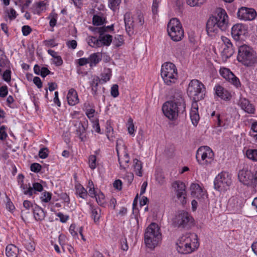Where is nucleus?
<instances>
[{"mask_svg": "<svg viewBox=\"0 0 257 257\" xmlns=\"http://www.w3.org/2000/svg\"><path fill=\"white\" fill-rule=\"evenodd\" d=\"M117 155L118 157V162L120 165V167L122 169H125L127 167H128V163L130 162V159L128 154L125 153L123 157L122 158H120L118 155V152H117Z\"/></svg>", "mask_w": 257, "mask_h": 257, "instance_id": "30", "label": "nucleus"}, {"mask_svg": "<svg viewBox=\"0 0 257 257\" xmlns=\"http://www.w3.org/2000/svg\"><path fill=\"white\" fill-rule=\"evenodd\" d=\"M168 96L169 100L163 104L162 110L166 117L172 120L185 112L186 102L182 91L178 88L170 89Z\"/></svg>", "mask_w": 257, "mask_h": 257, "instance_id": "1", "label": "nucleus"}, {"mask_svg": "<svg viewBox=\"0 0 257 257\" xmlns=\"http://www.w3.org/2000/svg\"><path fill=\"white\" fill-rule=\"evenodd\" d=\"M220 75L226 80H228L230 76H232V72L228 68H222L219 70Z\"/></svg>", "mask_w": 257, "mask_h": 257, "instance_id": "36", "label": "nucleus"}, {"mask_svg": "<svg viewBox=\"0 0 257 257\" xmlns=\"http://www.w3.org/2000/svg\"><path fill=\"white\" fill-rule=\"evenodd\" d=\"M232 183L231 177L228 173L222 172L215 178L214 181V188L219 191H224Z\"/></svg>", "mask_w": 257, "mask_h": 257, "instance_id": "11", "label": "nucleus"}, {"mask_svg": "<svg viewBox=\"0 0 257 257\" xmlns=\"http://www.w3.org/2000/svg\"><path fill=\"white\" fill-rule=\"evenodd\" d=\"M74 126L76 127V134L79 136V139L81 141H83V137H82L83 134L85 132V128L83 124L80 121L76 122L74 124Z\"/></svg>", "mask_w": 257, "mask_h": 257, "instance_id": "29", "label": "nucleus"}, {"mask_svg": "<svg viewBox=\"0 0 257 257\" xmlns=\"http://www.w3.org/2000/svg\"><path fill=\"white\" fill-rule=\"evenodd\" d=\"M134 174L132 173H127L125 174L124 179L127 181V183L128 184L132 183V181L134 180Z\"/></svg>", "mask_w": 257, "mask_h": 257, "instance_id": "61", "label": "nucleus"}, {"mask_svg": "<svg viewBox=\"0 0 257 257\" xmlns=\"http://www.w3.org/2000/svg\"><path fill=\"white\" fill-rule=\"evenodd\" d=\"M237 60L244 66L250 67L257 62L256 54L252 48L244 44L238 47Z\"/></svg>", "mask_w": 257, "mask_h": 257, "instance_id": "5", "label": "nucleus"}, {"mask_svg": "<svg viewBox=\"0 0 257 257\" xmlns=\"http://www.w3.org/2000/svg\"><path fill=\"white\" fill-rule=\"evenodd\" d=\"M245 154L248 159L257 162V149H248Z\"/></svg>", "mask_w": 257, "mask_h": 257, "instance_id": "33", "label": "nucleus"}, {"mask_svg": "<svg viewBox=\"0 0 257 257\" xmlns=\"http://www.w3.org/2000/svg\"><path fill=\"white\" fill-rule=\"evenodd\" d=\"M248 33L246 26L241 24H237L233 26L231 34L236 41L244 40Z\"/></svg>", "mask_w": 257, "mask_h": 257, "instance_id": "13", "label": "nucleus"}, {"mask_svg": "<svg viewBox=\"0 0 257 257\" xmlns=\"http://www.w3.org/2000/svg\"><path fill=\"white\" fill-rule=\"evenodd\" d=\"M121 3V0H109L110 8L114 10Z\"/></svg>", "mask_w": 257, "mask_h": 257, "instance_id": "49", "label": "nucleus"}, {"mask_svg": "<svg viewBox=\"0 0 257 257\" xmlns=\"http://www.w3.org/2000/svg\"><path fill=\"white\" fill-rule=\"evenodd\" d=\"M39 156L40 158H46L48 156V149L47 148H41L39 152Z\"/></svg>", "mask_w": 257, "mask_h": 257, "instance_id": "46", "label": "nucleus"}, {"mask_svg": "<svg viewBox=\"0 0 257 257\" xmlns=\"http://www.w3.org/2000/svg\"><path fill=\"white\" fill-rule=\"evenodd\" d=\"M88 45L93 48H98L101 47L100 46V42H99V37L97 38L95 37H91L88 42Z\"/></svg>", "mask_w": 257, "mask_h": 257, "instance_id": "37", "label": "nucleus"}, {"mask_svg": "<svg viewBox=\"0 0 257 257\" xmlns=\"http://www.w3.org/2000/svg\"><path fill=\"white\" fill-rule=\"evenodd\" d=\"M112 43L116 47H120L124 43L123 36L120 35H115L114 39H112Z\"/></svg>", "mask_w": 257, "mask_h": 257, "instance_id": "35", "label": "nucleus"}, {"mask_svg": "<svg viewBox=\"0 0 257 257\" xmlns=\"http://www.w3.org/2000/svg\"><path fill=\"white\" fill-rule=\"evenodd\" d=\"M8 93V88L7 85L0 87V97H5Z\"/></svg>", "mask_w": 257, "mask_h": 257, "instance_id": "52", "label": "nucleus"}, {"mask_svg": "<svg viewBox=\"0 0 257 257\" xmlns=\"http://www.w3.org/2000/svg\"><path fill=\"white\" fill-rule=\"evenodd\" d=\"M19 248L13 244L8 245L6 248V254L7 257H18Z\"/></svg>", "mask_w": 257, "mask_h": 257, "instance_id": "24", "label": "nucleus"}, {"mask_svg": "<svg viewBox=\"0 0 257 257\" xmlns=\"http://www.w3.org/2000/svg\"><path fill=\"white\" fill-rule=\"evenodd\" d=\"M6 127L5 125H2L0 127V140H4L8 137L7 133L5 131Z\"/></svg>", "mask_w": 257, "mask_h": 257, "instance_id": "54", "label": "nucleus"}, {"mask_svg": "<svg viewBox=\"0 0 257 257\" xmlns=\"http://www.w3.org/2000/svg\"><path fill=\"white\" fill-rule=\"evenodd\" d=\"M88 59L90 66L92 67L96 65L101 60V57H99L98 53H94L90 55Z\"/></svg>", "mask_w": 257, "mask_h": 257, "instance_id": "31", "label": "nucleus"}, {"mask_svg": "<svg viewBox=\"0 0 257 257\" xmlns=\"http://www.w3.org/2000/svg\"><path fill=\"white\" fill-rule=\"evenodd\" d=\"M172 224L175 227L189 230L194 225V220L187 211L180 210L172 218Z\"/></svg>", "mask_w": 257, "mask_h": 257, "instance_id": "6", "label": "nucleus"}, {"mask_svg": "<svg viewBox=\"0 0 257 257\" xmlns=\"http://www.w3.org/2000/svg\"><path fill=\"white\" fill-rule=\"evenodd\" d=\"M235 52V49L233 45L229 46H224L223 51L221 52V56L223 59L226 60L231 57Z\"/></svg>", "mask_w": 257, "mask_h": 257, "instance_id": "25", "label": "nucleus"}, {"mask_svg": "<svg viewBox=\"0 0 257 257\" xmlns=\"http://www.w3.org/2000/svg\"><path fill=\"white\" fill-rule=\"evenodd\" d=\"M43 190V187L40 183H34L32 187L29 184V188L24 192V194L31 196L33 194H36L37 191L41 192Z\"/></svg>", "mask_w": 257, "mask_h": 257, "instance_id": "21", "label": "nucleus"}, {"mask_svg": "<svg viewBox=\"0 0 257 257\" xmlns=\"http://www.w3.org/2000/svg\"><path fill=\"white\" fill-rule=\"evenodd\" d=\"M52 198V193L49 192L45 191L42 194L41 199L42 202H48Z\"/></svg>", "mask_w": 257, "mask_h": 257, "instance_id": "41", "label": "nucleus"}, {"mask_svg": "<svg viewBox=\"0 0 257 257\" xmlns=\"http://www.w3.org/2000/svg\"><path fill=\"white\" fill-rule=\"evenodd\" d=\"M104 19L98 15H94L92 19V23L95 26H100L104 24Z\"/></svg>", "mask_w": 257, "mask_h": 257, "instance_id": "38", "label": "nucleus"}, {"mask_svg": "<svg viewBox=\"0 0 257 257\" xmlns=\"http://www.w3.org/2000/svg\"><path fill=\"white\" fill-rule=\"evenodd\" d=\"M195 110H192L190 112V118L194 125H197L199 120V115L196 111L198 108H194Z\"/></svg>", "mask_w": 257, "mask_h": 257, "instance_id": "34", "label": "nucleus"}, {"mask_svg": "<svg viewBox=\"0 0 257 257\" xmlns=\"http://www.w3.org/2000/svg\"><path fill=\"white\" fill-rule=\"evenodd\" d=\"M51 73V71L47 67H43L41 68V72L40 75L42 77L44 78L47 75L50 74Z\"/></svg>", "mask_w": 257, "mask_h": 257, "instance_id": "60", "label": "nucleus"}, {"mask_svg": "<svg viewBox=\"0 0 257 257\" xmlns=\"http://www.w3.org/2000/svg\"><path fill=\"white\" fill-rule=\"evenodd\" d=\"M124 21L126 31L131 36L134 33V21L131 16L130 13H126L124 15Z\"/></svg>", "mask_w": 257, "mask_h": 257, "instance_id": "19", "label": "nucleus"}, {"mask_svg": "<svg viewBox=\"0 0 257 257\" xmlns=\"http://www.w3.org/2000/svg\"><path fill=\"white\" fill-rule=\"evenodd\" d=\"M110 93L113 97H116L118 96V86L117 84H114L112 86Z\"/></svg>", "mask_w": 257, "mask_h": 257, "instance_id": "47", "label": "nucleus"}, {"mask_svg": "<svg viewBox=\"0 0 257 257\" xmlns=\"http://www.w3.org/2000/svg\"><path fill=\"white\" fill-rule=\"evenodd\" d=\"M91 217L95 223L99 221L100 217V209L98 207H95L92 204H90Z\"/></svg>", "mask_w": 257, "mask_h": 257, "instance_id": "26", "label": "nucleus"}, {"mask_svg": "<svg viewBox=\"0 0 257 257\" xmlns=\"http://www.w3.org/2000/svg\"><path fill=\"white\" fill-rule=\"evenodd\" d=\"M8 14L9 18L11 20L15 19L17 17L16 12L12 8H11L9 12H8Z\"/></svg>", "mask_w": 257, "mask_h": 257, "instance_id": "63", "label": "nucleus"}, {"mask_svg": "<svg viewBox=\"0 0 257 257\" xmlns=\"http://www.w3.org/2000/svg\"><path fill=\"white\" fill-rule=\"evenodd\" d=\"M215 94L224 101H229L231 97L230 92L220 85H216L214 88Z\"/></svg>", "mask_w": 257, "mask_h": 257, "instance_id": "18", "label": "nucleus"}, {"mask_svg": "<svg viewBox=\"0 0 257 257\" xmlns=\"http://www.w3.org/2000/svg\"><path fill=\"white\" fill-rule=\"evenodd\" d=\"M155 176L156 180L160 185H163L165 183V178L161 172H157Z\"/></svg>", "mask_w": 257, "mask_h": 257, "instance_id": "40", "label": "nucleus"}, {"mask_svg": "<svg viewBox=\"0 0 257 257\" xmlns=\"http://www.w3.org/2000/svg\"><path fill=\"white\" fill-rule=\"evenodd\" d=\"M22 31L23 35L25 36H27L31 33V32L32 31V29L29 26L25 25L22 27Z\"/></svg>", "mask_w": 257, "mask_h": 257, "instance_id": "50", "label": "nucleus"}, {"mask_svg": "<svg viewBox=\"0 0 257 257\" xmlns=\"http://www.w3.org/2000/svg\"><path fill=\"white\" fill-rule=\"evenodd\" d=\"M252 184L250 187H252V188L257 189V171L255 172L254 175V177L252 180Z\"/></svg>", "mask_w": 257, "mask_h": 257, "instance_id": "64", "label": "nucleus"}, {"mask_svg": "<svg viewBox=\"0 0 257 257\" xmlns=\"http://www.w3.org/2000/svg\"><path fill=\"white\" fill-rule=\"evenodd\" d=\"M133 167L136 174L140 177L142 176V163L141 161L137 159H135L133 160Z\"/></svg>", "mask_w": 257, "mask_h": 257, "instance_id": "28", "label": "nucleus"}, {"mask_svg": "<svg viewBox=\"0 0 257 257\" xmlns=\"http://www.w3.org/2000/svg\"><path fill=\"white\" fill-rule=\"evenodd\" d=\"M33 212L34 218L37 221H42L44 219L46 213L43 209L38 205L35 204L33 208Z\"/></svg>", "mask_w": 257, "mask_h": 257, "instance_id": "23", "label": "nucleus"}, {"mask_svg": "<svg viewBox=\"0 0 257 257\" xmlns=\"http://www.w3.org/2000/svg\"><path fill=\"white\" fill-rule=\"evenodd\" d=\"M205 1L206 0H186V3L190 7H197L203 4Z\"/></svg>", "mask_w": 257, "mask_h": 257, "instance_id": "39", "label": "nucleus"}, {"mask_svg": "<svg viewBox=\"0 0 257 257\" xmlns=\"http://www.w3.org/2000/svg\"><path fill=\"white\" fill-rule=\"evenodd\" d=\"M100 82V79L98 76H96L93 79L90 83L92 94L96 99H97L98 96L101 95H102L104 97L103 93L105 92V89L103 87H98V83Z\"/></svg>", "mask_w": 257, "mask_h": 257, "instance_id": "17", "label": "nucleus"}, {"mask_svg": "<svg viewBox=\"0 0 257 257\" xmlns=\"http://www.w3.org/2000/svg\"><path fill=\"white\" fill-rule=\"evenodd\" d=\"M42 168V166L37 163H33L31 165L30 169L31 171L35 173L39 172Z\"/></svg>", "mask_w": 257, "mask_h": 257, "instance_id": "45", "label": "nucleus"}, {"mask_svg": "<svg viewBox=\"0 0 257 257\" xmlns=\"http://www.w3.org/2000/svg\"><path fill=\"white\" fill-rule=\"evenodd\" d=\"M44 43L46 46L48 47H55L57 46V44L55 43L54 39L46 40L44 41Z\"/></svg>", "mask_w": 257, "mask_h": 257, "instance_id": "57", "label": "nucleus"}, {"mask_svg": "<svg viewBox=\"0 0 257 257\" xmlns=\"http://www.w3.org/2000/svg\"><path fill=\"white\" fill-rule=\"evenodd\" d=\"M237 15L240 20L250 21L255 18L256 13L253 9L241 7L238 9Z\"/></svg>", "mask_w": 257, "mask_h": 257, "instance_id": "15", "label": "nucleus"}, {"mask_svg": "<svg viewBox=\"0 0 257 257\" xmlns=\"http://www.w3.org/2000/svg\"><path fill=\"white\" fill-rule=\"evenodd\" d=\"M100 46H109L112 41V36L109 34H106L102 36H99Z\"/></svg>", "mask_w": 257, "mask_h": 257, "instance_id": "27", "label": "nucleus"}, {"mask_svg": "<svg viewBox=\"0 0 257 257\" xmlns=\"http://www.w3.org/2000/svg\"><path fill=\"white\" fill-rule=\"evenodd\" d=\"M254 173L251 172L247 168H243L239 171L238 178L239 181L243 185L250 186L252 183Z\"/></svg>", "mask_w": 257, "mask_h": 257, "instance_id": "14", "label": "nucleus"}, {"mask_svg": "<svg viewBox=\"0 0 257 257\" xmlns=\"http://www.w3.org/2000/svg\"><path fill=\"white\" fill-rule=\"evenodd\" d=\"M45 6V3L44 2H39L36 3V10L38 14L40 13L41 11L43 10V8Z\"/></svg>", "mask_w": 257, "mask_h": 257, "instance_id": "56", "label": "nucleus"}, {"mask_svg": "<svg viewBox=\"0 0 257 257\" xmlns=\"http://www.w3.org/2000/svg\"><path fill=\"white\" fill-rule=\"evenodd\" d=\"M113 187L118 190H120L122 189V182L120 180H115L113 184Z\"/></svg>", "mask_w": 257, "mask_h": 257, "instance_id": "62", "label": "nucleus"}, {"mask_svg": "<svg viewBox=\"0 0 257 257\" xmlns=\"http://www.w3.org/2000/svg\"><path fill=\"white\" fill-rule=\"evenodd\" d=\"M228 81L231 82L236 87H238L241 85L239 79L236 76H235L233 73H232V76L230 77Z\"/></svg>", "mask_w": 257, "mask_h": 257, "instance_id": "42", "label": "nucleus"}, {"mask_svg": "<svg viewBox=\"0 0 257 257\" xmlns=\"http://www.w3.org/2000/svg\"><path fill=\"white\" fill-rule=\"evenodd\" d=\"M239 104L241 108L245 112L248 113H253L255 108L253 105L250 103L248 99L243 98H240L239 100Z\"/></svg>", "mask_w": 257, "mask_h": 257, "instance_id": "20", "label": "nucleus"}, {"mask_svg": "<svg viewBox=\"0 0 257 257\" xmlns=\"http://www.w3.org/2000/svg\"><path fill=\"white\" fill-rule=\"evenodd\" d=\"M96 158L95 155H90L89 157V167L91 169H94L96 166Z\"/></svg>", "mask_w": 257, "mask_h": 257, "instance_id": "44", "label": "nucleus"}, {"mask_svg": "<svg viewBox=\"0 0 257 257\" xmlns=\"http://www.w3.org/2000/svg\"><path fill=\"white\" fill-rule=\"evenodd\" d=\"M111 75V72L110 71V70L108 69L107 73H103L101 74V79L100 80H102L104 83L106 82L107 81L109 80Z\"/></svg>", "mask_w": 257, "mask_h": 257, "instance_id": "51", "label": "nucleus"}, {"mask_svg": "<svg viewBox=\"0 0 257 257\" xmlns=\"http://www.w3.org/2000/svg\"><path fill=\"white\" fill-rule=\"evenodd\" d=\"M161 240L162 234L158 225L156 223H151L146 228L144 234V241L146 246L153 249Z\"/></svg>", "mask_w": 257, "mask_h": 257, "instance_id": "4", "label": "nucleus"}, {"mask_svg": "<svg viewBox=\"0 0 257 257\" xmlns=\"http://www.w3.org/2000/svg\"><path fill=\"white\" fill-rule=\"evenodd\" d=\"M191 195L200 202H204L207 198L206 193L203 190L199 184L192 183L190 186Z\"/></svg>", "mask_w": 257, "mask_h": 257, "instance_id": "16", "label": "nucleus"}, {"mask_svg": "<svg viewBox=\"0 0 257 257\" xmlns=\"http://www.w3.org/2000/svg\"><path fill=\"white\" fill-rule=\"evenodd\" d=\"M228 81L231 82L236 87H238L241 85L239 79L236 76H235L233 73H232V76L230 77Z\"/></svg>", "mask_w": 257, "mask_h": 257, "instance_id": "43", "label": "nucleus"}, {"mask_svg": "<svg viewBox=\"0 0 257 257\" xmlns=\"http://www.w3.org/2000/svg\"><path fill=\"white\" fill-rule=\"evenodd\" d=\"M177 250L181 254H189L197 249L199 243L195 233H187L179 237L176 242Z\"/></svg>", "mask_w": 257, "mask_h": 257, "instance_id": "3", "label": "nucleus"}, {"mask_svg": "<svg viewBox=\"0 0 257 257\" xmlns=\"http://www.w3.org/2000/svg\"><path fill=\"white\" fill-rule=\"evenodd\" d=\"M205 92L204 85L197 79L192 80L189 82L187 89L188 96L196 102L204 99Z\"/></svg>", "mask_w": 257, "mask_h": 257, "instance_id": "8", "label": "nucleus"}, {"mask_svg": "<svg viewBox=\"0 0 257 257\" xmlns=\"http://www.w3.org/2000/svg\"><path fill=\"white\" fill-rule=\"evenodd\" d=\"M214 153L207 146L200 147L196 152V158L198 162L202 165L208 166L213 161Z\"/></svg>", "mask_w": 257, "mask_h": 257, "instance_id": "10", "label": "nucleus"}, {"mask_svg": "<svg viewBox=\"0 0 257 257\" xmlns=\"http://www.w3.org/2000/svg\"><path fill=\"white\" fill-rule=\"evenodd\" d=\"M76 194L78 195L80 197L85 199L87 196L86 190L81 185L77 184L75 185Z\"/></svg>", "mask_w": 257, "mask_h": 257, "instance_id": "32", "label": "nucleus"}, {"mask_svg": "<svg viewBox=\"0 0 257 257\" xmlns=\"http://www.w3.org/2000/svg\"><path fill=\"white\" fill-rule=\"evenodd\" d=\"M161 76L166 85L170 86L176 83L178 75L175 64L170 62L164 63L162 65Z\"/></svg>", "mask_w": 257, "mask_h": 257, "instance_id": "7", "label": "nucleus"}, {"mask_svg": "<svg viewBox=\"0 0 257 257\" xmlns=\"http://www.w3.org/2000/svg\"><path fill=\"white\" fill-rule=\"evenodd\" d=\"M172 187L174 189L177 199L184 205L186 203L187 193L186 185L182 181H175L172 183Z\"/></svg>", "mask_w": 257, "mask_h": 257, "instance_id": "12", "label": "nucleus"}, {"mask_svg": "<svg viewBox=\"0 0 257 257\" xmlns=\"http://www.w3.org/2000/svg\"><path fill=\"white\" fill-rule=\"evenodd\" d=\"M167 31L174 41H181L184 37V30L179 20L177 18L171 19L168 24Z\"/></svg>", "mask_w": 257, "mask_h": 257, "instance_id": "9", "label": "nucleus"}, {"mask_svg": "<svg viewBox=\"0 0 257 257\" xmlns=\"http://www.w3.org/2000/svg\"><path fill=\"white\" fill-rule=\"evenodd\" d=\"M67 99L68 104L70 105H74L78 103L79 99L78 98L76 91L73 89H70L67 94Z\"/></svg>", "mask_w": 257, "mask_h": 257, "instance_id": "22", "label": "nucleus"}, {"mask_svg": "<svg viewBox=\"0 0 257 257\" xmlns=\"http://www.w3.org/2000/svg\"><path fill=\"white\" fill-rule=\"evenodd\" d=\"M56 215L60 218V221L63 223L66 222L69 219V216L64 215L61 212H58L56 213Z\"/></svg>", "mask_w": 257, "mask_h": 257, "instance_id": "55", "label": "nucleus"}, {"mask_svg": "<svg viewBox=\"0 0 257 257\" xmlns=\"http://www.w3.org/2000/svg\"><path fill=\"white\" fill-rule=\"evenodd\" d=\"M95 29L96 30H97V32L99 33V36H102L103 35H105L106 34L105 33L108 32L106 29L105 28V26L96 28H95Z\"/></svg>", "mask_w": 257, "mask_h": 257, "instance_id": "58", "label": "nucleus"}, {"mask_svg": "<svg viewBox=\"0 0 257 257\" xmlns=\"http://www.w3.org/2000/svg\"><path fill=\"white\" fill-rule=\"evenodd\" d=\"M228 25V16L223 9H217L206 23V32L209 36L215 37L219 31L226 30Z\"/></svg>", "mask_w": 257, "mask_h": 257, "instance_id": "2", "label": "nucleus"}, {"mask_svg": "<svg viewBox=\"0 0 257 257\" xmlns=\"http://www.w3.org/2000/svg\"><path fill=\"white\" fill-rule=\"evenodd\" d=\"M128 131L130 135L134 134V124L133 123V120L132 118H130L128 120Z\"/></svg>", "mask_w": 257, "mask_h": 257, "instance_id": "53", "label": "nucleus"}, {"mask_svg": "<svg viewBox=\"0 0 257 257\" xmlns=\"http://www.w3.org/2000/svg\"><path fill=\"white\" fill-rule=\"evenodd\" d=\"M3 79L7 82H10L11 80V71L10 69H7L4 72Z\"/></svg>", "mask_w": 257, "mask_h": 257, "instance_id": "48", "label": "nucleus"}, {"mask_svg": "<svg viewBox=\"0 0 257 257\" xmlns=\"http://www.w3.org/2000/svg\"><path fill=\"white\" fill-rule=\"evenodd\" d=\"M33 82L38 88H41L42 87V82L41 80V79L39 77H35L33 78Z\"/></svg>", "mask_w": 257, "mask_h": 257, "instance_id": "59", "label": "nucleus"}]
</instances>
